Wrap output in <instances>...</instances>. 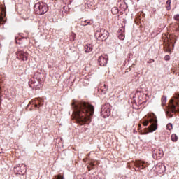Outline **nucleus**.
Masks as SVG:
<instances>
[{
    "label": "nucleus",
    "instance_id": "1",
    "mask_svg": "<svg viewBox=\"0 0 179 179\" xmlns=\"http://www.w3.org/2000/svg\"><path fill=\"white\" fill-rule=\"evenodd\" d=\"M73 114L77 124L85 125L86 122H92V117L94 115V106L85 102L73 100L71 103Z\"/></svg>",
    "mask_w": 179,
    "mask_h": 179
},
{
    "label": "nucleus",
    "instance_id": "2",
    "mask_svg": "<svg viewBox=\"0 0 179 179\" xmlns=\"http://www.w3.org/2000/svg\"><path fill=\"white\" fill-rule=\"evenodd\" d=\"M149 122H150L151 125L148 127L149 132H155L157 129V117L155 113H152L150 116V120H145L143 122V125L144 127H148L149 125Z\"/></svg>",
    "mask_w": 179,
    "mask_h": 179
},
{
    "label": "nucleus",
    "instance_id": "3",
    "mask_svg": "<svg viewBox=\"0 0 179 179\" xmlns=\"http://www.w3.org/2000/svg\"><path fill=\"white\" fill-rule=\"evenodd\" d=\"M177 106H178V102L171 99L169 101V109L166 113V115L168 118H173V117H174V113H178V108H177Z\"/></svg>",
    "mask_w": 179,
    "mask_h": 179
},
{
    "label": "nucleus",
    "instance_id": "4",
    "mask_svg": "<svg viewBox=\"0 0 179 179\" xmlns=\"http://www.w3.org/2000/svg\"><path fill=\"white\" fill-rule=\"evenodd\" d=\"M34 12L36 15H45L48 12V6L45 3L38 2L34 5Z\"/></svg>",
    "mask_w": 179,
    "mask_h": 179
},
{
    "label": "nucleus",
    "instance_id": "5",
    "mask_svg": "<svg viewBox=\"0 0 179 179\" xmlns=\"http://www.w3.org/2000/svg\"><path fill=\"white\" fill-rule=\"evenodd\" d=\"M37 75H38V73H36L35 76L31 78L28 83L31 89H40V86H41V84L40 83V78L36 77Z\"/></svg>",
    "mask_w": 179,
    "mask_h": 179
},
{
    "label": "nucleus",
    "instance_id": "6",
    "mask_svg": "<svg viewBox=\"0 0 179 179\" xmlns=\"http://www.w3.org/2000/svg\"><path fill=\"white\" fill-rule=\"evenodd\" d=\"M111 115V105L110 103H105L101 106V115L103 118H107Z\"/></svg>",
    "mask_w": 179,
    "mask_h": 179
},
{
    "label": "nucleus",
    "instance_id": "7",
    "mask_svg": "<svg viewBox=\"0 0 179 179\" xmlns=\"http://www.w3.org/2000/svg\"><path fill=\"white\" fill-rule=\"evenodd\" d=\"M95 37L99 41H106L108 38V31L102 29L100 31H97L95 34Z\"/></svg>",
    "mask_w": 179,
    "mask_h": 179
},
{
    "label": "nucleus",
    "instance_id": "8",
    "mask_svg": "<svg viewBox=\"0 0 179 179\" xmlns=\"http://www.w3.org/2000/svg\"><path fill=\"white\" fill-rule=\"evenodd\" d=\"M14 171H17V174H20V176H23L27 171L26 168V164H19L17 166L14 168Z\"/></svg>",
    "mask_w": 179,
    "mask_h": 179
},
{
    "label": "nucleus",
    "instance_id": "9",
    "mask_svg": "<svg viewBox=\"0 0 179 179\" xmlns=\"http://www.w3.org/2000/svg\"><path fill=\"white\" fill-rule=\"evenodd\" d=\"M163 155H164L163 153V150H161V149L157 150V149H155L152 151V157L155 160H160V159H162V157H163Z\"/></svg>",
    "mask_w": 179,
    "mask_h": 179
},
{
    "label": "nucleus",
    "instance_id": "10",
    "mask_svg": "<svg viewBox=\"0 0 179 179\" xmlns=\"http://www.w3.org/2000/svg\"><path fill=\"white\" fill-rule=\"evenodd\" d=\"M134 164L137 167L138 170H143V169H145V167L149 166L148 162L143 161H138Z\"/></svg>",
    "mask_w": 179,
    "mask_h": 179
},
{
    "label": "nucleus",
    "instance_id": "11",
    "mask_svg": "<svg viewBox=\"0 0 179 179\" xmlns=\"http://www.w3.org/2000/svg\"><path fill=\"white\" fill-rule=\"evenodd\" d=\"M17 54V58L18 59H22V61H27V52H24V51H17L16 52Z\"/></svg>",
    "mask_w": 179,
    "mask_h": 179
},
{
    "label": "nucleus",
    "instance_id": "12",
    "mask_svg": "<svg viewBox=\"0 0 179 179\" xmlns=\"http://www.w3.org/2000/svg\"><path fill=\"white\" fill-rule=\"evenodd\" d=\"M108 61V57L107 56H100L98 59V64L100 66H106Z\"/></svg>",
    "mask_w": 179,
    "mask_h": 179
},
{
    "label": "nucleus",
    "instance_id": "13",
    "mask_svg": "<svg viewBox=\"0 0 179 179\" xmlns=\"http://www.w3.org/2000/svg\"><path fill=\"white\" fill-rule=\"evenodd\" d=\"M155 169L160 174H162V173H164V171H166V165H164V164L159 163L156 165Z\"/></svg>",
    "mask_w": 179,
    "mask_h": 179
},
{
    "label": "nucleus",
    "instance_id": "14",
    "mask_svg": "<svg viewBox=\"0 0 179 179\" xmlns=\"http://www.w3.org/2000/svg\"><path fill=\"white\" fill-rule=\"evenodd\" d=\"M33 104H34V107L36 108H37L39 106V107H42L44 105V103H43V101H41V100H40V99L36 98L35 99V101L33 102Z\"/></svg>",
    "mask_w": 179,
    "mask_h": 179
},
{
    "label": "nucleus",
    "instance_id": "15",
    "mask_svg": "<svg viewBox=\"0 0 179 179\" xmlns=\"http://www.w3.org/2000/svg\"><path fill=\"white\" fill-rule=\"evenodd\" d=\"M99 90L101 92L102 94H106L107 93V90H108V87H107L106 84H101Z\"/></svg>",
    "mask_w": 179,
    "mask_h": 179
},
{
    "label": "nucleus",
    "instance_id": "16",
    "mask_svg": "<svg viewBox=\"0 0 179 179\" xmlns=\"http://www.w3.org/2000/svg\"><path fill=\"white\" fill-rule=\"evenodd\" d=\"M85 52H92L93 51V45L92 44H87L85 46Z\"/></svg>",
    "mask_w": 179,
    "mask_h": 179
},
{
    "label": "nucleus",
    "instance_id": "17",
    "mask_svg": "<svg viewBox=\"0 0 179 179\" xmlns=\"http://www.w3.org/2000/svg\"><path fill=\"white\" fill-rule=\"evenodd\" d=\"M171 139L172 142H177V141H178V136L177 134H173L171 136Z\"/></svg>",
    "mask_w": 179,
    "mask_h": 179
},
{
    "label": "nucleus",
    "instance_id": "18",
    "mask_svg": "<svg viewBox=\"0 0 179 179\" xmlns=\"http://www.w3.org/2000/svg\"><path fill=\"white\" fill-rule=\"evenodd\" d=\"M166 8L167 10L171 9V0H168L166 3Z\"/></svg>",
    "mask_w": 179,
    "mask_h": 179
},
{
    "label": "nucleus",
    "instance_id": "19",
    "mask_svg": "<svg viewBox=\"0 0 179 179\" xmlns=\"http://www.w3.org/2000/svg\"><path fill=\"white\" fill-rule=\"evenodd\" d=\"M162 101V106L164 107V106H166V103H167V97L163 96L162 98L161 99Z\"/></svg>",
    "mask_w": 179,
    "mask_h": 179
},
{
    "label": "nucleus",
    "instance_id": "20",
    "mask_svg": "<svg viewBox=\"0 0 179 179\" xmlns=\"http://www.w3.org/2000/svg\"><path fill=\"white\" fill-rule=\"evenodd\" d=\"M92 23H93V20H85V24L87 26H92Z\"/></svg>",
    "mask_w": 179,
    "mask_h": 179
},
{
    "label": "nucleus",
    "instance_id": "21",
    "mask_svg": "<svg viewBox=\"0 0 179 179\" xmlns=\"http://www.w3.org/2000/svg\"><path fill=\"white\" fill-rule=\"evenodd\" d=\"M118 37H119L120 40L125 39V35L122 33L119 34Z\"/></svg>",
    "mask_w": 179,
    "mask_h": 179
},
{
    "label": "nucleus",
    "instance_id": "22",
    "mask_svg": "<svg viewBox=\"0 0 179 179\" xmlns=\"http://www.w3.org/2000/svg\"><path fill=\"white\" fill-rule=\"evenodd\" d=\"M166 129H168V131H171V129H173V124L171 123H169L166 125Z\"/></svg>",
    "mask_w": 179,
    "mask_h": 179
},
{
    "label": "nucleus",
    "instance_id": "23",
    "mask_svg": "<svg viewBox=\"0 0 179 179\" xmlns=\"http://www.w3.org/2000/svg\"><path fill=\"white\" fill-rule=\"evenodd\" d=\"M173 19L174 20H177L178 21L179 20V14H176L173 16Z\"/></svg>",
    "mask_w": 179,
    "mask_h": 179
},
{
    "label": "nucleus",
    "instance_id": "24",
    "mask_svg": "<svg viewBox=\"0 0 179 179\" xmlns=\"http://www.w3.org/2000/svg\"><path fill=\"white\" fill-rule=\"evenodd\" d=\"M76 37V34H73V35H72V36H71V38L70 39L71 41H75Z\"/></svg>",
    "mask_w": 179,
    "mask_h": 179
},
{
    "label": "nucleus",
    "instance_id": "25",
    "mask_svg": "<svg viewBox=\"0 0 179 179\" xmlns=\"http://www.w3.org/2000/svg\"><path fill=\"white\" fill-rule=\"evenodd\" d=\"M142 94H143V92H142L141 91H137L136 92V96H142Z\"/></svg>",
    "mask_w": 179,
    "mask_h": 179
},
{
    "label": "nucleus",
    "instance_id": "26",
    "mask_svg": "<svg viewBox=\"0 0 179 179\" xmlns=\"http://www.w3.org/2000/svg\"><path fill=\"white\" fill-rule=\"evenodd\" d=\"M1 97H2V92H1V87H0V110H1V103L2 101Z\"/></svg>",
    "mask_w": 179,
    "mask_h": 179
},
{
    "label": "nucleus",
    "instance_id": "27",
    "mask_svg": "<svg viewBox=\"0 0 179 179\" xmlns=\"http://www.w3.org/2000/svg\"><path fill=\"white\" fill-rule=\"evenodd\" d=\"M164 59L165 61H170V55H165Z\"/></svg>",
    "mask_w": 179,
    "mask_h": 179
},
{
    "label": "nucleus",
    "instance_id": "28",
    "mask_svg": "<svg viewBox=\"0 0 179 179\" xmlns=\"http://www.w3.org/2000/svg\"><path fill=\"white\" fill-rule=\"evenodd\" d=\"M173 97L176 100H178V99H179V94L178 93L175 94Z\"/></svg>",
    "mask_w": 179,
    "mask_h": 179
},
{
    "label": "nucleus",
    "instance_id": "29",
    "mask_svg": "<svg viewBox=\"0 0 179 179\" xmlns=\"http://www.w3.org/2000/svg\"><path fill=\"white\" fill-rule=\"evenodd\" d=\"M164 50H165V51L169 52L170 51V44L168 43V47L166 48H165Z\"/></svg>",
    "mask_w": 179,
    "mask_h": 179
},
{
    "label": "nucleus",
    "instance_id": "30",
    "mask_svg": "<svg viewBox=\"0 0 179 179\" xmlns=\"http://www.w3.org/2000/svg\"><path fill=\"white\" fill-rule=\"evenodd\" d=\"M81 26H87L86 21L81 22Z\"/></svg>",
    "mask_w": 179,
    "mask_h": 179
},
{
    "label": "nucleus",
    "instance_id": "31",
    "mask_svg": "<svg viewBox=\"0 0 179 179\" xmlns=\"http://www.w3.org/2000/svg\"><path fill=\"white\" fill-rule=\"evenodd\" d=\"M1 153H3V149H0V155H1Z\"/></svg>",
    "mask_w": 179,
    "mask_h": 179
},
{
    "label": "nucleus",
    "instance_id": "32",
    "mask_svg": "<svg viewBox=\"0 0 179 179\" xmlns=\"http://www.w3.org/2000/svg\"><path fill=\"white\" fill-rule=\"evenodd\" d=\"M155 60H153V59H151V60H150V62H153Z\"/></svg>",
    "mask_w": 179,
    "mask_h": 179
},
{
    "label": "nucleus",
    "instance_id": "33",
    "mask_svg": "<svg viewBox=\"0 0 179 179\" xmlns=\"http://www.w3.org/2000/svg\"><path fill=\"white\" fill-rule=\"evenodd\" d=\"M16 43H17V44H20V43H19V42H17V41H16Z\"/></svg>",
    "mask_w": 179,
    "mask_h": 179
},
{
    "label": "nucleus",
    "instance_id": "34",
    "mask_svg": "<svg viewBox=\"0 0 179 179\" xmlns=\"http://www.w3.org/2000/svg\"><path fill=\"white\" fill-rule=\"evenodd\" d=\"M138 127H141V124H138Z\"/></svg>",
    "mask_w": 179,
    "mask_h": 179
},
{
    "label": "nucleus",
    "instance_id": "35",
    "mask_svg": "<svg viewBox=\"0 0 179 179\" xmlns=\"http://www.w3.org/2000/svg\"><path fill=\"white\" fill-rule=\"evenodd\" d=\"M29 104H31V102H29Z\"/></svg>",
    "mask_w": 179,
    "mask_h": 179
},
{
    "label": "nucleus",
    "instance_id": "36",
    "mask_svg": "<svg viewBox=\"0 0 179 179\" xmlns=\"http://www.w3.org/2000/svg\"><path fill=\"white\" fill-rule=\"evenodd\" d=\"M137 1H139V0H137Z\"/></svg>",
    "mask_w": 179,
    "mask_h": 179
}]
</instances>
